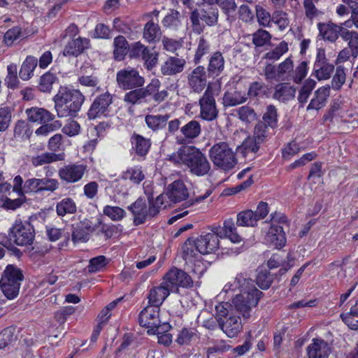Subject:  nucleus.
Returning <instances> with one entry per match:
<instances>
[{
  "label": "nucleus",
  "mask_w": 358,
  "mask_h": 358,
  "mask_svg": "<svg viewBox=\"0 0 358 358\" xmlns=\"http://www.w3.org/2000/svg\"><path fill=\"white\" fill-rule=\"evenodd\" d=\"M229 289L241 292L233 298L229 311L233 309V313H237L240 317L250 318L252 309L257 306L263 295L262 292L257 289L252 280L242 273L236 275Z\"/></svg>",
  "instance_id": "nucleus-1"
},
{
  "label": "nucleus",
  "mask_w": 358,
  "mask_h": 358,
  "mask_svg": "<svg viewBox=\"0 0 358 358\" xmlns=\"http://www.w3.org/2000/svg\"><path fill=\"white\" fill-rule=\"evenodd\" d=\"M85 96L79 90L67 86H60L53 96L54 108L59 118L78 116Z\"/></svg>",
  "instance_id": "nucleus-2"
},
{
  "label": "nucleus",
  "mask_w": 358,
  "mask_h": 358,
  "mask_svg": "<svg viewBox=\"0 0 358 358\" xmlns=\"http://www.w3.org/2000/svg\"><path fill=\"white\" fill-rule=\"evenodd\" d=\"M174 164H183L189 171L196 176H203L210 170V164L206 155L195 146H185L169 157Z\"/></svg>",
  "instance_id": "nucleus-3"
},
{
  "label": "nucleus",
  "mask_w": 358,
  "mask_h": 358,
  "mask_svg": "<svg viewBox=\"0 0 358 358\" xmlns=\"http://www.w3.org/2000/svg\"><path fill=\"white\" fill-rule=\"evenodd\" d=\"M166 196L164 194L159 195L156 199L150 200L148 205L146 200L139 197L127 207L134 216V224L138 226L144 224L147 220L157 216L162 207L166 208L165 203Z\"/></svg>",
  "instance_id": "nucleus-4"
},
{
  "label": "nucleus",
  "mask_w": 358,
  "mask_h": 358,
  "mask_svg": "<svg viewBox=\"0 0 358 358\" xmlns=\"http://www.w3.org/2000/svg\"><path fill=\"white\" fill-rule=\"evenodd\" d=\"M168 134L175 135L178 131L180 135L176 136L178 144L192 143L201 134V126L199 121L191 120L185 122V117H180L169 120L167 128Z\"/></svg>",
  "instance_id": "nucleus-5"
},
{
  "label": "nucleus",
  "mask_w": 358,
  "mask_h": 358,
  "mask_svg": "<svg viewBox=\"0 0 358 358\" xmlns=\"http://www.w3.org/2000/svg\"><path fill=\"white\" fill-rule=\"evenodd\" d=\"M229 303H220L215 306L216 320L220 328L229 338L238 336L242 329L240 316L234 315L233 309L229 311Z\"/></svg>",
  "instance_id": "nucleus-6"
},
{
  "label": "nucleus",
  "mask_w": 358,
  "mask_h": 358,
  "mask_svg": "<svg viewBox=\"0 0 358 358\" xmlns=\"http://www.w3.org/2000/svg\"><path fill=\"white\" fill-rule=\"evenodd\" d=\"M23 279L22 271L17 266L8 264L6 267L0 280V287L8 299L11 300L18 296Z\"/></svg>",
  "instance_id": "nucleus-7"
},
{
  "label": "nucleus",
  "mask_w": 358,
  "mask_h": 358,
  "mask_svg": "<svg viewBox=\"0 0 358 358\" xmlns=\"http://www.w3.org/2000/svg\"><path fill=\"white\" fill-rule=\"evenodd\" d=\"M219 10L215 6H203L199 9H194L190 13L189 20L192 30L194 34H201L205 24L213 27L217 24Z\"/></svg>",
  "instance_id": "nucleus-8"
},
{
  "label": "nucleus",
  "mask_w": 358,
  "mask_h": 358,
  "mask_svg": "<svg viewBox=\"0 0 358 358\" xmlns=\"http://www.w3.org/2000/svg\"><path fill=\"white\" fill-rule=\"evenodd\" d=\"M209 157L213 164L223 169H232L237 164L236 153L226 142L214 144L209 150Z\"/></svg>",
  "instance_id": "nucleus-9"
},
{
  "label": "nucleus",
  "mask_w": 358,
  "mask_h": 358,
  "mask_svg": "<svg viewBox=\"0 0 358 358\" xmlns=\"http://www.w3.org/2000/svg\"><path fill=\"white\" fill-rule=\"evenodd\" d=\"M9 244L13 242L17 245H29L33 243L35 237L34 227L27 222L16 221L10 229L8 234Z\"/></svg>",
  "instance_id": "nucleus-10"
},
{
  "label": "nucleus",
  "mask_w": 358,
  "mask_h": 358,
  "mask_svg": "<svg viewBox=\"0 0 358 358\" xmlns=\"http://www.w3.org/2000/svg\"><path fill=\"white\" fill-rule=\"evenodd\" d=\"M159 310L160 308L148 304L139 314V324L148 329V334L155 333V331L159 332V329L166 331L171 328L169 323L164 322L162 325L160 324Z\"/></svg>",
  "instance_id": "nucleus-11"
},
{
  "label": "nucleus",
  "mask_w": 358,
  "mask_h": 358,
  "mask_svg": "<svg viewBox=\"0 0 358 358\" xmlns=\"http://www.w3.org/2000/svg\"><path fill=\"white\" fill-rule=\"evenodd\" d=\"M113 99V95L108 92L96 96L87 113V118L92 120L103 117H108L110 113Z\"/></svg>",
  "instance_id": "nucleus-12"
},
{
  "label": "nucleus",
  "mask_w": 358,
  "mask_h": 358,
  "mask_svg": "<svg viewBox=\"0 0 358 358\" xmlns=\"http://www.w3.org/2000/svg\"><path fill=\"white\" fill-rule=\"evenodd\" d=\"M163 282L171 292H178V287L189 288L193 286V280L189 275L176 267L170 269L164 276Z\"/></svg>",
  "instance_id": "nucleus-13"
},
{
  "label": "nucleus",
  "mask_w": 358,
  "mask_h": 358,
  "mask_svg": "<svg viewBox=\"0 0 358 358\" xmlns=\"http://www.w3.org/2000/svg\"><path fill=\"white\" fill-rule=\"evenodd\" d=\"M159 54L150 50L141 42H136L130 45L129 57L141 59L148 70H152L157 64Z\"/></svg>",
  "instance_id": "nucleus-14"
},
{
  "label": "nucleus",
  "mask_w": 358,
  "mask_h": 358,
  "mask_svg": "<svg viewBox=\"0 0 358 358\" xmlns=\"http://www.w3.org/2000/svg\"><path fill=\"white\" fill-rule=\"evenodd\" d=\"M87 171L86 164L77 162L61 167L58 171V176L65 183L73 184L81 181Z\"/></svg>",
  "instance_id": "nucleus-15"
},
{
  "label": "nucleus",
  "mask_w": 358,
  "mask_h": 358,
  "mask_svg": "<svg viewBox=\"0 0 358 358\" xmlns=\"http://www.w3.org/2000/svg\"><path fill=\"white\" fill-rule=\"evenodd\" d=\"M116 81L120 88L130 90L142 87L144 78L139 75L138 71L131 67L121 69L117 72Z\"/></svg>",
  "instance_id": "nucleus-16"
},
{
  "label": "nucleus",
  "mask_w": 358,
  "mask_h": 358,
  "mask_svg": "<svg viewBox=\"0 0 358 358\" xmlns=\"http://www.w3.org/2000/svg\"><path fill=\"white\" fill-rule=\"evenodd\" d=\"M199 117L208 122L217 119L218 109L216 106L215 99L210 90H207L199 100Z\"/></svg>",
  "instance_id": "nucleus-17"
},
{
  "label": "nucleus",
  "mask_w": 358,
  "mask_h": 358,
  "mask_svg": "<svg viewBox=\"0 0 358 358\" xmlns=\"http://www.w3.org/2000/svg\"><path fill=\"white\" fill-rule=\"evenodd\" d=\"M334 71V66L328 62L325 50L322 48L317 49L312 75L318 80H324L331 78Z\"/></svg>",
  "instance_id": "nucleus-18"
},
{
  "label": "nucleus",
  "mask_w": 358,
  "mask_h": 358,
  "mask_svg": "<svg viewBox=\"0 0 358 358\" xmlns=\"http://www.w3.org/2000/svg\"><path fill=\"white\" fill-rule=\"evenodd\" d=\"M208 73L203 66H198L187 76L189 88L194 93H201L207 85Z\"/></svg>",
  "instance_id": "nucleus-19"
},
{
  "label": "nucleus",
  "mask_w": 358,
  "mask_h": 358,
  "mask_svg": "<svg viewBox=\"0 0 358 358\" xmlns=\"http://www.w3.org/2000/svg\"><path fill=\"white\" fill-rule=\"evenodd\" d=\"M194 243L199 253L207 255L215 252L219 248L220 239L216 234L206 233L194 240Z\"/></svg>",
  "instance_id": "nucleus-20"
},
{
  "label": "nucleus",
  "mask_w": 358,
  "mask_h": 358,
  "mask_svg": "<svg viewBox=\"0 0 358 358\" xmlns=\"http://www.w3.org/2000/svg\"><path fill=\"white\" fill-rule=\"evenodd\" d=\"M91 46L90 40L85 37L72 38L64 47V56L78 57L89 49Z\"/></svg>",
  "instance_id": "nucleus-21"
},
{
  "label": "nucleus",
  "mask_w": 358,
  "mask_h": 358,
  "mask_svg": "<svg viewBox=\"0 0 358 358\" xmlns=\"http://www.w3.org/2000/svg\"><path fill=\"white\" fill-rule=\"evenodd\" d=\"M171 292L162 281L159 285L150 289L147 295L148 304L158 308L162 305Z\"/></svg>",
  "instance_id": "nucleus-22"
},
{
  "label": "nucleus",
  "mask_w": 358,
  "mask_h": 358,
  "mask_svg": "<svg viewBox=\"0 0 358 358\" xmlns=\"http://www.w3.org/2000/svg\"><path fill=\"white\" fill-rule=\"evenodd\" d=\"M329 353L327 342L321 338H313L306 348L308 358H328Z\"/></svg>",
  "instance_id": "nucleus-23"
},
{
  "label": "nucleus",
  "mask_w": 358,
  "mask_h": 358,
  "mask_svg": "<svg viewBox=\"0 0 358 358\" xmlns=\"http://www.w3.org/2000/svg\"><path fill=\"white\" fill-rule=\"evenodd\" d=\"M164 196L171 201L176 203L187 199L189 192L184 182L177 180L168 186L166 194Z\"/></svg>",
  "instance_id": "nucleus-24"
},
{
  "label": "nucleus",
  "mask_w": 358,
  "mask_h": 358,
  "mask_svg": "<svg viewBox=\"0 0 358 358\" xmlns=\"http://www.w3.org/2000/svg\"><path fill=\"white\" fill-rule=\"evenodd\" d=\"M225 60L222 53L216 51L210 55L208 57V64L207 71L208 76L217 77L224 70Z\"/></svg>",
  "instance_id": "nucleus-25"
},
{
  "label": "nucleus",
  "mask_w": 358,
  "mask_h": 358,
  "mask_svg": "<svg viewBox=\"0 0 358 358\" xmlns=\"http://www.w3.org/2000/svg\"><path fill=\"white\" fill-rule=\"evenodd\" d=\"M186 62L182 58L169 57L161 65V73L163 76H174L183 71Z\"/></svg>",
  "instance_id": "nucleus-26"
},
{
  "label": "nucleus",
  "mask_w": 358,
  "mask_h": 358,
  "mask_svg": "<svg viewBox=\"0 0 358 358\" xmlns=\"http://www.w3.org/2000/svg\"><path fill=\"white\" fill-rule=\"evenodd\" d=\"M151 96L152 93L148 86L146 87H140L127 92L124 101L132 105L141 104L148 102Z\"/></svg>",
  "instance_id": "nucleus-27"
},
{
  "label": "nucleus",
  "mask_w": 358,
  "mask_h": 358,
  "mask_svg": "<svg viewBox=\"0 0 358 358\" xmlns=\"http://www.w3.org/2000/svg\"><path fill=\"white\" fill-rule=\"evenodd\" d=\"M30 122L45 124L55 120V115L49 110L38 107H31L25 111Z\"/></svg>",
  "instance_id": "nucleus-28"
},
{
  "label": "nucleus",
  "mask_w": 358,
  "mask_h": 358,
  "mask_svg": "<svg viewBox=\"0 0 358 358\" xmlns=\"http://www.w3.org/2000/svg\"><path fill=\"white\" fill-rule=\"evenodd\" d=\"M317 27L320 35L324 40L330 42L336 41L339 35L341 36V33L345 29V28L331 22L328 23H318Z\"/></svg>",
  "instance_id": "nucleus-29"
},
{
  "label": "nucleus",
  "mask_w": 358,
  "mask_h": 358,
  "mask_svg": "<svg viewBox=\"0 0 358 358\" xmlns=\"http://www.w3.org/2000/svg\"><path fill=\"white\" fill-rule=\"evenodd\" d=\"M130 141L131 143V150L134 151L137 156L145 159L151 147L150 139L134 133L131 136Z\"/></svg>",
  "instance_id": "nucleus-30"
},
{
  "label": "nucleus",
  "mask_w": 358,
  "mask_h": 358,
  "mask_svg": "<svg viewBox=\"0 0 358 358\" xmlns=\"http://www.w3.org/2000/svg\"><path fill=\"white\" fill-rule=\"evenodd\" d=\"M266 241L276 248H282L286 243L285 234L282 227L271 224L266 236Z\"/></svg>",
  "instance_id": "nucleus-31"
},
{
  "label": "nucleus",
  "mask_w": 358,
  "mask_h": 358,
  "mask_svg": "<svg viewBox=\"0 0 358 358\" xmlns=\"http://www.w3.org/2000/svg\"><path fill=\"white\" fill-rule=\"evenodd\" d=\"M296 90L289 83H281L277 84L274 87L273 98L280 102H287L295 96Z\"/></svg>",
  "instance_id": "nucleus-32"
},
{
  "label": "nucleus",
  "mask_w": 358,
  "mask_h": 358,
  "mask_svg": "<svg viewBox=\"0 0 358 358\" xmlns=\"http://www.w3.org/2000/svg\"><path fill=\"white\" fill-rule=\"evenodd\" d=\"M330 87L329 85L320 87L315 92V97L313 98L306 108L307 110H319L323 108L329 96Z\"/></svg>",
  "instance_id": "nucleus-33"
},
{
  "label": "nucleus",
  "mask_w": 358,
  "mask_h": 358,
  "mask_svg": "<svg viewBox=\"0 0 358 358\" xmlns=\"http://www.w3.org/2000/svg\"><path fill=\"white\" fill-rule=\"evenodd\" d=\"M222 100L224 107H232L246 102L248 96L245 92L234 89L225 92Z\"/></svg>",
  "instance_id": "nucleus-34"
},
{
  "label": "nucleus",
  "mask_w": 358,
  "mask_h": 358,
  "mask_svg": "<svg viewBox=\"0 0 358 358\" xmlns=\"http://www.w3.org/2000/svg\"><path fill=\"white\" fill-rule=\"evenodd\" d=\"M58 81L59 78L56 73L49 71L40 76L36 87L41 92L50 94L53 89V85Z\"/></svg>",
  "instance_id": "nucleus-35"
},
{
  "label": "nucleus",
  "mask_w": 358,
  "mask_h": 358,
  "mask_svg": "<svg viewBox=\"0 0 358 358\" xmlns=\"http://www.w3.org/2000/svg\"><path fill=\"white\" fill-rule=\"evenodd\" d=\"M170 117V114L168 113L164 115H147L145 117V122L149 129L153 131H157L164 129L166 124L168 125Z\"/></svg>",
  "instance_id": "nucleus-36"
},
{
  "label": "nucleus",
  "mask_w": 358,
  "mask_h": 358,
  "mask_svg": "<svg viewBox=\"0 0 358 358\" xmlns=\"http://www.w3.org/2000/svg\"><path fill=\"white\" fill-rule=\"evenodd\" d=\"M38 65V59L34 56L29 55L22 62L20 71L19 76L22 80H29L33 76L34 70Z\"/></svg>",
  "instance_id": "nucleus-37"
},
{
  "label": "nucleus",
  "mask_w": 358,
  "mask_h": 358,
  "mask_svg": "<svg viewBox=\"0 0 358 358\" xmlns=\"http://www.w3.org/2000/svg\"><path fill=\"white\" fill-rule=\"evenodd\" d=\"M113 46V55L116 61L123 60L126 55L129 54L130 46L123 36L120 35L114 38Z\"/></svg>",
  "instance_id": "nucleus-38"
},
{
  "label": "nucleus",
  "mask_w": 358,
  "mask_h": 358,
  "mask_svg": "<svg viewBox=\"0 0 358 358\" xmlns=\"http://www.w3.org/2000/svg\"><path fill=\"white\" fill-rule=\"evenodd\" d=\"M31 125L25 120H18L14 127V137L21 141L29 139L32 134Z\"/></svg>",
  "instance_id": "nucleus-39"
},
{
  "label": "nucleus",
  "mask_w": 358,
  "mask_h": 358,
  "mask_svg": "<svg viewBox=\"0 0 358 358\" xmlns=\"http://www.w3.org/2000/svg\"><path fill=\"white\" fill-rule=\"evenodd\" d=\"M223 237L228 238L234 243H239L243 241L241 236L237 232L235 223L231 218L227 219L224 222Z\"/></svg>",
  "instance_id": "nucleus-40"
},
{
  "label": "nucleus",
  "mask_w": 358,
  "mask_h": 358,
  "mask_svg": "<svg viewBox=\"0 0 358 358\" xmlns=\"http://www.w3.org/2000/svg\"><path fill=\"white\" fill-rule=\"evenodd\" d=\"M162 35V31L158 24L153 21L148 22L144 27L143 38L148 42H155L159 41Z\"/></svg>",
  "instance_id": "nucleus-41"
},
{
  "label": "nucleus",
  "mask_w": 358,
  "mask_h": 358,
  "mask_svg": "<svg viewBox=\"0 0 358 358\" xmlns=\"http://www.w3.org/2000/svg\"><path fill=\"white\" fill-rule=\"evenodd\" d=\"M270 126L272 131H273L278 126V113L277 108L273 105L269 104L266 107L265 112L262 116V121Z\"/></svg>",
  "instance_id": "nucleus-42"
},
{
  "label": "nucleus",
  "mask_w": 358,
  "mask_h": 358,
  "mask_svg": "<svg viewBox=\"0 0 358 358\" xmlns=\"http://www.w3.org/2000/svg\"><path fill=\"white\" fill-rule=\"evenodd\" d=\"M76 210V203L71 198H64L56 205V212L59 217H64L67 214H73Z\"/></svg>",
  "instance_id": "nucleus-43"
},
{
  "label": "nucleus",
  "mask_w": 358,
  "mask_h": 358,
  "mask_svg": "<svg viewBox=\"0 0 358 358\" xmlns=\"http://www.w3.org/2000/svg\"><path fill=\"white\" fill-rule=\"evenodd\" d=\"M342 320L351 329H358V300L350 308V312L341 315Z\"/></svg>",
  "instance_id": "nucleus-44"
},
{
  "label": "nucleus",
  "mask_w": 358,
  "mask_h": 358,
  "mask_svg": "<svg viewBox=\"0 0 358 358\" xmlns=\"http://www.w3.org/2000/svg\"><path fill=\"white\" fill-rule=\"evenodd\" d=\"M4 81L8 89L15 90L18 87L20 80L17 77V64L12 63L7 66V75Z\"/></svg>",
  "instance_id": "nucleus-45"
},
{
  "label": "nucleus",
  "mask_w": 358,
  "mask_h": 358,
  "mask_svg": "<svg viewBox=\"0 0 358 358\" xmlns=\"http://www.w3.org/2000/svg\"><path fill=\"white\" fill-rule=\"evenodd\" d=\"M262 142H259L255 136H249L243 142L240 150L245 157L249 154L255 155L259 150Z\"/></svg>",
  "instance_id": "nucleus-46"
},
{
  "label": "nucleus",
  "mask_w": 358,
  "mask_h": 358,
  "mask_svg": "<svg viewBox=\"0 0 358 358\" xmlns=\"http://www.w3.org/2000/svg\"><path fill=\"white\" fill-rule=\"evenodd\" d=\"M341 38L348 41V45L351 49L352 56L357 57L358 55V33L353 31H349L346 28L341 33Z\"/></svg>",
  "instance_id": "nucleus-47"
},
{
  "label": "nucleus",
  "mask_w": 358,
  "mask_h": 358,
  "mask_svg": "<svg viewBox=\"0 0 358 358\" xmlns=\"http://www.w3.org/2000/svg\"><path fill=\"white\" fill-rule=\"evenodd\" d=\"M257 222V220L252 210H243L237 215L236 224L238 226L254 227Z\"/></svg>",
  "instance_id": "nucleus-48"
},
{
  "label": "nucleus",
  "mask_w": 358,
  "mask_h": 358,
  "mask_svg": "<svg viewBox=\"0 0 358 358\" xmlns=\"http://www.w3.org/2000/svg\"><path fill=\"white\" fill-rule=\"evenodd\" d=\"M123 178L129 180L134 184L138 185L145 179V174L141 166H134L127 169L123 173Z\"/></svg>",
  "instance_id": "nucleus-49"
},
{
  "label": "nucleus",
  "mask_w": 358,
  "mask_h": 358,
  "mask_svg": "<svg viewBox=\"0 0 358 358\" xmlns=\"http://www.w3.org/2000/svg\"><path fill=\"white\" fill-rule=\"evenodd\" d=\"M271 128L266 123L259 121L254 128L253 136L259 142L264 143L268 137L273 134Z\"/></svg>",
  "instance_id": "nucleus-50"
},
{
  "label": "nucleus",
  "mask_w": 358,
  "mask_h": 358,
  "mask_svg": "<svg viewBox=\"0 0 358 358\" xmlns=\"http://www.w3.org/2000/svg\"><path fill=\"white\" fill-rule=\"evenodd\" d=\"M293 68L294 64L291 57H287L278 65V75L279 76L278 78L280 79V81L291 80Z\"/></svg>",
  "instance_id": "nucleus-51"
},
{
  "label": "nucleus",
  "mask_w": 358,
  "mask_h": 358,
  "mask_svg": "<svg viewBox=\"0 0 358 358\" xmlns=\"http://www.w3.org/2000/svg\"><path fill=\"white\" fill-rule=\"evenodd\" d=\"M58 160H60V158L55 153L44 152L41 155L32 157L31 159V162L34 166L36 167L47 164H50Z\"/></svg>",
  "instance_id": "nucleus-52"
},
{
  "label": "nucleus",
  "mask_w": 358,
  "mask_h": 358,
  "mask_svg": "<svg viewBox=\"0 0 358 358\" xmlns=\"http://www.w3.org/2000/svg\"><path fill=\"white\" fill-rule=\"evenodd\" d=\"M180 13L176 10H171L162 20V24L167 29L177 30L181 26Z\"/></svg>",
  "instance_id": "nucleus-53"
},
{
  "label": "nucleus",
  "mask_w": 358,
  "mask_h": 358,
  "mask_svg": "<svg viewBox=\"0 0 358 358\" xmlns=\"http://www.w3.org/2000/svg\"><path fill=\"white\" fill-rule=\"evenodd\" d=\"M235 111L238 118L245 123H250L257 118L255 110L247 105L239 107Z\"/></svg>",
  "instance_id": "nucleus-54"
},
{
  "label": "nucleus",
  "mask_w": 358,
  "mask_h": 358,
  "mask_svg": "<svg viewBox=\"0 0 358 358\" xmlns=\"http://www.w3.org/2000/svg\"><path fill=\"white\" fill-rule=\"evenodd\" d=\"M210 44L209 41L203 36H201L198 41V45L195 52L194 62L195 64H199L202 57L209 53Z\"/></svg>",
  "instance_id": "nucleus-55"
},
{
  "label": "nucleus",
  "mask_w": 358,
  "mask_h": 358,
  "mask_svg": "<svg viewBox=\"0 0 358 358\" xmlns=\"http://www.w3.org/2000/svg\"><path fill=\"white\" fill-rule=\"evenodd\" d=\"M104 215L113 221H120L126 217V211L119 206H106L103 209Z\"/></svg>",
  "instance_id": "nucleus-56"
},
{
  "label": "nucleus",
  "mask_w": 358,
  "mask_h": 358,
  "mask_svg": "<svg viewBox=\"0 0 358 358\" xmlns=\"http://www.w3.org/2000/svg\"><path fill=\"white\" fill-rule=\"evenodd\" d=\"M308 62L303 61L300 62L296 69L292 70L291 80L296 84H299L306 78L308 70Z\"/></svg>",
  "instance_id": "nucleus-57"
},
{
  "label": "nucleus",
  "mask_w": 358,
  "mask_h": 358,
  "mask_svg": "<svg viewBox=\"0 0 358 358\" xmlns=\"http://www.w3.org/2000/svg\"><path fill=\"white\" fill-rule=\"evenodd\" d=\"M315 81L313 79H308L299 90L298 101L300 104L303 105L306 103L311 92L315 86Z\"/></svg>",
  "instance_id": "nucleus-58"
},
{
  "label": "nucleus",
  "mask_w": 358,
  "mask_h": 358,
  "mask_svg": "<svg viewBox=\"0 0 358 358\" xmlns=\"http://www.w3.org/2000/svg\"><path fill=\"white\" fill-rule=\"evenodd\" d=\"M41 124V126L38 127L35 131V134L37 136H46L50 133L60 129L62 126L61 121L57 120H52V122Z\"/></svg>",
  "instance_id": "nucleus-59"
},
{
  "label": "nucleus",
  "mask_w": 358,
  "mask_h": 358,
  "mask_svg": "<svg viewBox=\"0 0 358 358\" xmlns=\"http://www.w3.org/2000/svg\"><path fill=\"white\" fill-rule=\"evenodd\" d=\"M267 87L263 82L255 81L250 83L247 96L257 98L261 97L266 94Z\"/></svg>",
  "instance_id": "nucleus-60"
},
{
  "label": "nucleus",
  "mask_w": 358,
  "mask_h": 358,
  "mask_svg": "<svg viewBox=\"0 0 358 358\" xmlns=\"http://www.w3.org/2000/svg\"><path fill=\"white\" fill-rule=\"evenodd\" d=\"M273 275L266 269H262L258 272L257 276V284L262 289H267L271 285L273 280Z\"/></svg>",
  "instance_id": "nucleus-61"
},
{
  "label": "nucleus",
  "mask_w": 358,
  "mask_h": 358,
  "mask_svg": "<svg viewBox=\"0 0 358 358\" xmlns=\"http://www.w3.org/2000/svg\"><path fill=\"white\" fill-rule=\"evenodd\" d=\"M287 51L288 45L282 41L273 50L266 52L264 57L268 60L275 61L279 59Z\"/></svg>",
  "instance_id": "nucleus-62"
},
{
  "label": "nucleus",
  "mask_w": 358,
  "mask_h": 358,
  "mask_svg": "<svg viewBox=\"0 0 358 358\" xmlns=\"http://www.w3.org/2000/svg\"><path fill=\"white\" fill-rule=\"evenodd\" d=\"M182 257L187 262H192L193 259L196 257L198 251L195 247L193 240L187 239L183 247Z\"/></svg>",
  "instance_id": "nucleus-63"
},
{
  "label": "nucleus",
  "mask_w": 358,
  "mask_h": 358,
  "mask_svg": "<svg viewBox=\"0 0 358 358\" xmlns=\"http://www.w3.org/2000/svg\"><path fill=\"white\" fill-rule=\"evenodd\" d=\"M22 34L21 27L18 26L13 27L4 34L3 43L6 46L10 47L22 36Z\"/></svg>",
  "instance_id": "nucleus-64"
}]
</instances>
